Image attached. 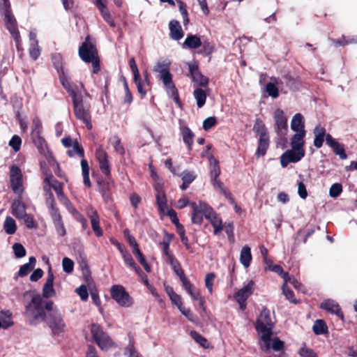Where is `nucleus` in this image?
I'll use <instances>...</instances> for the list:
<instances>
[{
    "label": "nucleus",
    "mask_w": 357,
    "mask_h": 357,
    "mask_svg": "<svg viewBox=\"0 0 357 357\" xmlns=\"http://www.w3.org/2000/svg\"><path fill=\"white\" fill-rule=\"evenodd\" d=\"M59 78L63 87L72 99L75 118L82 121L88 130L93 128L90 100L91 97L82 82H73L66 75L62 64L56 66Z\"/></svg>",
    "instance_id": "1"
},
{
    "label": "nucleus",
    "mask_w": 357,
    "mask_h": 357,
    "mask_svg": "<svg viewBox=\"0 0 357 357\" xmlns=\"http://www.w3.org/2000/svg\"><path fill=\"white\" fill-rule=\"evenodd\" d=\"M274 322L272 321L270 311L266 307H263L259 317L255 324L256 331L261 333V340L263 342L261 349L264 351L271 349V340L273 335Z\"/></svg>",
    "instance_id": "2"
},
{
    "label": "nucleus",
    "mask_w": 357,
    "mask_h": 357,
    "mask_svg": "<svg viewBox=\"0 0 357 357\" xmlns=\"http://www.w3.org/2000/svg\"><path fill=\"white\" fill-rule=\"evenodd\" d=\"M169 67V62L158 61L153 67V71L158 73L157 77L162 82L167 95L173 98L176 104L180 105L178 91L173 82V75L170 73Z\"/></svg>",
    "instance_id": "3"
},
{
    "label": "nucleus",
    "mask_w": 357,
    "mask_h": 357,
    "mask_svg": "<svg viewBox=\"0 0 357 357\" xmlns=\"http://www.w3.org/2000/svg\"><path fill=\"white\" fill-rule=\"evenodd\" d=\"M78 54L80 59L85 63H91L93 66V73L97 74L100 70V60L96 43L92 41L90 36H87L84 41L79 47Z\"/></svg>",
    "instance_id": "4"
},
{
    "label": "nucleus",
    "mask_w": 357,
    "mask_h": 357,
    "mask_svg": "<svg viewBox=\"0 0 357 357\" xmlns=\"http://www.w3.org/2000/svg\"><path fill=\"white\" fill-rule=\"evenodd\" d=\"M47 310L43 305L41 296L36 294L33 296L31 301L25 306L24 315L31 325H36L39 322L45 321Z\"/></svg>",
    "instance_id": "5"
},
{
    "label": "nucleus",
    "mask_w": 357,
    "mask_h": 357,
    "mask_svg": "<svg viewBox=\"0 0 357 357\" xmlns=\"http://www.w3.org/2000/svg\"><path fill=\"white\" fill-rule=\"evenodd\" d=\"M54 303L48 301L45 303V307L48 312L46 321L54 335H58L65 331L66 324L61 314L57 310L53 309Z\"/></svg>",
    "instance_id": "6"
},
{
    "label": "nucleus",
    "mask_w": 357,
    "mask_h": 357,
    "mask_svg": "<svg viewBox=\"0 0 357 357\" xmlns=\"http://www.w3.org/2000/svg\"><path fill=\"white\" fill-rule=\"evenodd\" d=\"M151 176L155 180L153 188L155 191L156 205L158 211L160 214H165V210L167 208V200L164 189V183L162 178L157 174L152 172Z\"/></svg>",
    "instance_id": "7"
},
{
    "label": "nucleus",
    "mask_w": 357,
    "mask_h": 357,
    "mask_svg": "<svg viewBox=\"0 0 357 357\" xmlns=\"http://www.w3.org/2000/svg\"><path fill=\"white\" fill-rule=\"evenodd\" d=\"M110 296L121 307H128L133 304L132 298L121 284H114L111 287Z\"/></svg>",
    "instance_id": "8"
},
{
    "label": "nucleus",
    "mask_w": 357,
    "mask_h": 357,
    "mask_svg": "<svg viewBox=\"0 0 357 357\" xmlns=\"http://www.w3.org/2000/svg\"><path fill=\"white\" fill-rule=\"evenodd\" d=\"M91 333L95 342L102 350H107L114 344L109 336L103 331L102 327L98 324L91 325Z\"/></svg>",
    "instance_id": "9"
},
{
    "label": "nucleus",
    "mask_w": 357,
    "mask_h": 357,
    "mask_svg": "<svg viewBox=\"0 0 357 357\" xmlns=\"http://www.w3.org/2000/svg\"><path fill=\"white\" fill-rule=\"evenodd\" d=\"M190 206L192 208V213L191 216V221L193 224L202 225L203 222V216L208 218L210 214L208 211H211V206L207 203L199 201L198 203L190 202Z\"/></svg>",
    "instance_id": "10"
},
{
    "label": "nucleus",
    "mask_w": 357,
    "mask_h": 357,
    "mask_svg": "<svg viewBox=\"0 0 357 357\" xmlns=\"http://www.w3.org/2000/svg\"><path fill=\"white\" fill-rule=\"evenodd\" d=\"M22 177L21 169L16 165H12L10 167V183L13 192L20 195L24 191Z\"/></svg>",
    "instance_id": "11"
},
{
    "label": "nucleus",
    "mask_w": 357,
    "mask_h": 357,
    "mask_svg": "<svg viewBox=\"0 0 357 357\" xmlns=\"http://www.w3.org/2000/svg\"><path fill=\"white\" fill-rule=\"evenodd\" d=\"M95 155L99 163L101 172L107 178H109L111 176V167L106 151L102 147H99L96 150Z\"/></svg>",
    "instance_id": "12"
},
{
    "label": "nucleus",
    "mask_w": 357,
    "mask_h": 357,
    "mask_svg": "<svg viewBox=\"0 0 357 357\" xmlns=\"http://www.w3.org/2000/svg\"><path fill=\"white\" fill-rule=\"evenodd\" d=\"M305 156V150L294 149L287 150L280 156V164L282 167H286L291 162H298Z\"/></svg>",
    "instance_id": "13"
},
{
    "label": "nucleus",
    "mask_w": 357,
    "mask_h": 357,
    "mask_svg": "<svg viewBox=\"0 0 357 357\" xmlns=\"http://www.w3.org/2000/svg\"><path fill=\"white\" fill-rule=\"evenodd\" d=\"M129 66L133 75V81L137 86V91L144 98L146 95V90L143 88L142 79L140 76L138 67L137 66L135 59L132 57L129 59Z\"/></svg>",
    "instance_id": "14"
},
{
    "label": "nucleus",
    "mask_w": 357,
    "mask_h": 357,
    "mask_svg": "<svg viewBox=\"0 0 357 357\" xmlns=\"http://www.w3.org/2000/svg\"><path fill=\"white\" fill-rule=\"evenodd\" d=\"M5 28L10 35L20 32L17 21L13 13L12 10L1 12Z\"/></svg>",
    "instance_id": "15"
},
{
    "label": "nucleus",
    "mask_w": 357,
    "mask_h": 357,
    "mask_svg": "<svg viewBox=\"0 0 357 357\" xmlns=\"http://www.w3.org/2000/svg\"><path fill=\"white\" fill-rule=\"evenodd\" d=\"M188 68L190 76L192 82L202 87H205L208 85L209 79L200 72L197 63H190Z\"/></svg>",
    "instance_id": "16"
},
{
    "label": "nucleus",
    "mask_w": 357,
    "mask_h": 357,
    "mask_svg": "<svg viewBox=\"0 0 357 357\" xmlns=\"http://www.w3.org/2000/svg\"><path fill=\"white\" fill-rule=\"evenodd\" d=\"M274 119L278 135L279 136L285 135L287 131V119L284 112L280 109H276L274 114Z\"/></svg>",
    "instance_id": "17"
},
{
    "label": "nucleus",
    "mask_w": 357,
    "mask_h": 357,
    "mask_svg": "<svg viewBox=\"0 0 357 357\" xmlns=\"http://www.w3.org/2000/svg\"><path fill=\"white\" fill-rule=\"evenodd\" d=\"M320 308L330 314H335L342 321H344V314L340 305L332 299H326L320 304Z\"/></svg>",
    "instance_id": "18"
},
{
    "label": "nucleus",
    "mask_w": 357,
    "mask_h": 357,
    "mask_svg": "<svg viewBox=\"0 0 357 357\" xmlns=\"http://www.w3.org/2000/svg\"><path fill=\"white\" fill-rule=\"evenodd\" d=\"M86 214L90 219L92 229L97 237H101L103 235V231L100 227V217L96 209L91 207L87 209Z\"/></svg>",
    "instance_id": "19"
},
{
    "label": "nucleus",
    "mask_w": 357,
    "mask_h": 357,
    "mask_svg": "<svg viewBox=\"0 0 357 357\" xmlns=\"http://www.w3.org/2000/svg\"><path fill=\"white\" fill-rule=\"evenodd\" d=\"M54 280V273L52 272V268L50 267L47 271L46 282L43 287V293L41 296L42 298H50L55 296L56 291L53 287Z\"/></svg>",
    "instance_id": "20"
},
{
    "label": "nucleus",
    "mask_w": 357,
    "mask_h": 357,
    "mask_svg": "<svg viewBox=\"0 0 357 357\" xmlns=\"http://www.w3.org/2000/svg\"><path fill=\"white\" fill-rule=\"evenodd\" d=\"M49 213L52 218L57 234L61 237L64 236L66 234V229L65 228L59 208L54 209V211H50Z\"/></svg>",
    "instance_id": "21"
},
{
    "label": "nucleus",
    "mask_w": 357,
    "mask_h": 357,
    "mask_svg": "<svg viewBox=\"0 0 357 357\" xmlns=\"http://www.w3.org/2000/svg\"><path fill=\"white\" fill-rule=\"evenodd\" d=\"M326 142L328 146L333 149L335 154L340 156V159L345 160L347 158L344 146L337 142L330 134L326 135Z\"/></svg>",
    "instance_id": "22"
},
{
    "label": "nucleus",
    "mask_w": 357,
    "mask_h": 357,
    "mask_svg": "<svg viewBox=\"0 0 357 357\" xmlns=\"http://www.w3.org/2000/svg\"><path fill=\"white\" fill-rule=\"evenodd\" d=\"M255 282L250 280L246 285L239 289L234 295L236 300H240L242 303L246 302L248 297L254 291Z\"/></svg>",
    "instance_id": "23"
},
{
    "label": "nucleus",
    "mask_w": 357,
    "mask_h": 357,
    "mask_svg": "<svg viewBox=\"0 0 357 357\" xmlns=\"http://www.w3.org/2000/svg\"><path fill=\"white\" fill-rule=\"evenodd\" d=\"M31 139L40 154L47 158L51 155L45 139L40 135H31Z\"/></svg>",
    "instance_id": "24"
},
{
    "label": "nucleus",
    "mask_w": 357,
    "mask_h": 357,
    "mask_svg": "<svg viewBox=\"0 0 357 357\" xmlns=\"http://www.w3.org/2000/svg\"><path fill=\"white\" fill-rule=\"evenodd\" d=\"M211 211L208 210V218H206L207 220H209L210 223L214 228V234H218L223 229V225L222 222L221 218L218 216L216 212L213 210V208L211 206Z\"/></svg>",
    "instance_id": "25"
},
{
    "label": "nucleus",
    "mask_w": 357,
    "mask_h": 357,
    "mask_svg": "<svg viewBox=\"0 0 357 357\" xmlns=\"http://www.w3.org/2000/svg\"><path fill=\"white\" fill-rule=\"evenodd\" d=\"M169 26L170 30V36L173 40H179L183 37L184 33L178 21L176 20H171L169 22Z\"/></svg>",
    "instance_id": "26"
},
{
    "label": "nucleus",
    "mask_w": 357,
    "mask_h": 357,
    "mask_svg": "<svg viewBox=\"0 0 357 357\" xmlns=\"http://www.w3.org/2000/svg\"><path fill=\"white\" fill-rule=\"evenodd\" d=\"M202 45V41L199 36L190 33L183 43V48L195 50L200 47Z\"/></svg>",
    "instance_id": "27"
},
{
    "label": "nucleus",
    "mask_w": 357,
    "mask_h": 357,
    "mask_svg": "<svg viewBox=\"0 0 357 357\" xmlns=\"http://www.w3.org/2000/svg\"><path fill=\"white\" fill-rule=\"evenodd\" d=\"M43 190L45 197V204L48 208L49 212L54 211V209H59L56 206L54 195L52 192L50 185H46L45 184L43 186Z\"/></svg>",
    "instance_id": "28"
},
{
    "label": "nucleus",
    "mask_w": 357,
    "mask_h": 357,
    "mask_svg": "<svg viewBox=\"0 0 357 357\" xmlns=\"http://www.w3.org/2000/svg\"><path fill=\"white\" fill-rule=\"evenodd\" d=\"M208 159L210 164V176L211 180H215L220 174L221 170L219 161L212 154H208Z\"/></svg>",
    "instance_id": "29"
},
{
    "label": "nucleus",
    "mask_w": 357,
    "mask_h": 357,
    "mask_svg": "<svg viewBox=\"0 0 357 357\" xmlns=\"http://www.w3.org/2000/svg\"><path fill=\"white\" fill-rule=\"evenodd\" d=\"M314 146L316 148L319 149L322 146L324 142V137L326 138L327 135L326 134V129L320 125H318L314 129Z\"/></svg>",
    "instance_id": "30"
},
{
    "label": "nucleus",
    "mask_w": 357,
    "mask_h": 357,
    "mask_svg": "<svg viewBox=\"0 0 357 357\" xmlns=\"http://www.w3.org/2000/svg\"><path fill=\"white\" fill-rule=\"evenodd\" d=\"M181 135L183 142L188 146L189 151L192 150L195 134L187 126L181 127Z\"/></svg>",
    "instance_id": "31"
},
{
    "label": "nucleus",
    "mask_w": 357,
    "mask_h": 357,
    "mask_svg": "<svg viewBox=\"0 0 357 357\" xmlns=\"http://www.w3.org/2000/svg\"><path fill=\"white\" fill-rule=\"evenodd\" d=\"M12 214L18 219H22L26 213V207L24 203L20 199L13 202L11 206Z\"/></svg>",
    "instance_id": "32"
},
{
    "label": "nucleus",
    "mask_w": 357,
    "mask_h": 357,
    "mask_svg": "<svg viewBox=\"0 0 357 357\" xmlns=\"http://www.w3.org/2000/svg\"><path fill=\"white\" fill-rule=\"evenodd\" d=\"M291 128L296 132L305 131L304 118L301 114L297 113L293 116L291 122Z\"/></svg>",
    "instance_id": "33"
},
{
    "label": "nucleus",
    "mask_w": 357,
    "mask_h": 357,
    "mask_svg": "<svg viewBox=\"0 0 357 357\" xmlns=\"http://www.w3.org/2000/svg\"><path fill=\"white\" fill-rule=\"evenodd\" d=\"M305 136V131L298 132L294 134L291 138V146L292 149L299 151L304 150L303 146L305 144L304 137Z\"/></svg>",
    "instance_id": "34"
},
{
    "label": "nucleus",
    "mask_w": 357,
    "mask_h": 357,
    "mask_svg": "<svg viewBox=\"0 0 357 357\" xmlns=\"http://www.w3.org/2000/svg\"><path fill=\"white\" fill-rule=\"evenodd\" d=\"M270 137L259 138L255 155L257 158L264 156L269 148Z\"/></svg>",
    "instance_id": "35"
},
{
    "label": "nucleus",
    "mask_w": 357,
    "mask_h": 357,
    "mask_svg": "<svg viewBox=\"0 0 357 357\" xmlns=\"http://www.w3.org/2000/svg\"><path fill=\"white\" fill-rule=\"evenodd\" d=\"M252 257L251 254V249L248 245H244L240 253V262L245 268H248L250 266Z\"/></svg>",
    "instance_id": "36"
},
{
    "label": "nucleus",
    "mask_w": 357,
    "mask_h": 357,
    "mask_svg": "<svg viewBox=\"0 0 357 357\" xmlns=\"http://www.w3.org/2000/svg\"><path fill=\"white\" fill-rule=\"evenodd\" d=\"M254 132L259 135V138L269 137L268 132L267 128L260 119H257L253 126Z\"/></svg>",
    "instance_id": "37"
},
{
    "label": "nucleus",
    "mask_w": 357,
    "mask_h": 357,
    "mask_svg": "<svg viewBox=\"0 0 357 357\" xmlns=\"http://www.w3.org/2000/svg\"><path fill=\"white\" fill-rule=\"evenodd\" d=\"M173 236V234H169L167 231H165V240L159 243V245L162 250L163 255L166 257L173 255V252L169 249V244Z\"/></svg>",
    "instance_id": "38"
},
{
    "label": "nucleus",
    "mask_w": 357,
    "mask_h": 357,
    "mask_svg": "<svg viewBox=\"0 0 357 357\" xmlns=\"http://www.w3.org/2000/svg\"><path fill=\"white\" fill-rule=\"evenodd\" d=\"M36 263V258L34 257H30L29 259V262L20 266V270L18 271V275L20 277H24L27 275L29 273V272H31L33 269Z\"/></svg>",
    "instance_id": "39"
},
{
    "label": "nucleus",
    "mask_w": 357,
    "mask_h": 357,
    "mask_svg": "<svg viewBox=\"0 0 357 357\" xmlns=\"http://www.w3.org/2000/svg\"><path fill=\"white\" fill-rule=\"evenodd\" d=\"M202 49L197 52L198 54L204 56H210L215 50V45L208 40L202 41Z\"/></svg>",
    "instance_id": "40"
},
{
    "label": "nucleus",
    "mask_w": 357,
    "mask_h": 357,
    "mask_svg": "<svg viewBox=\"0 0 357 357\" xmlns=\"http://www.w3.org/2000/svg\"><path fill=\"white\" fill-rule=\"evenodd\" d=\"M0 321H1L2 328L7 329L13 325L12 321V313L9 310L1 311Z\"/></svg>",
    "instance_id": "41"
},
{
    "label": "nucleus",
    "mask_w": 357,
    "mask_h": 357,
    "mask_svg": "<svg viewBox=\"0 0 357 357\" xmlns=\"http://www.w3.org/2000/svg\"><path fill=\"white\" fill-rule=\"evenodd\" d=\"M313 332L315 335H324L328 332V326L323 319H317L315 321L313 327Z\"/></svg>",
    "instance_id": "42"
},
{
    "label": "nucleus",
    "mask_w": 357,
    "mask_h": 357,
    "mask_svg": "<svg viewBox=\"0 0 357 357\" xmlns=\"http://www.w3.org/2000/svg\"><path fill=\"white\" fill-rule=\"evenodd\" d=\"M132 253L137 259L139 264L144 267L147 273H150L151 271L150 265L147 263L144 255L141 252L139 248H135L132 249Z\"/></svg>",
    "instance_id": "43"
},
{
    "label": "nucleus",
    "mask_w": 357,
    "mask_h": 357,
    "mask_svg": "<svg viewBox=\"0 0 357 357\" xmlns=\"http://www.w3.org/2000/svg\"><path fill=\"white\" fill-rule=\"evenodd\" d=\"M193 94L197 101V107L199 108L202 107L205 105L206 100V94L204 90L198 88L194 91Z\"/></svg>",
    "instance_id": "44"
},
{
    "label": "nucleus",
    "mask_w": 357,
    "mask_h": 357,
    "mask_svg": "<svg viewBox=\"0 0 357 357\" xmlns=\"http://www.w3.org/2000/svg\"><path fill=\"white\" fill-rule=\"evenodd\" d=\"M3 228L6 234H13L17 230V225L14 219L10 217H6L4 223Z\"/></svg>",
    "instance_id": "45"
},
{
    "label": "nucleus",
    "mask_w": 357,
    "mask_h": 357,
    "mask_svg": "<svg viewBox=\"0 0 357 357\" xmlns=\"http://www.w3.org/2000/svg\"><path fill=\"white\" fill-rule=\"evenodd\" d=\"M67 154L69 157H73L75 154H77L79 157H84V151L81 144L75 140L73 142V149L67 151Z\"/></svg>",
    "instance_id": "46"
},
{
    "label": "nucleus",
    "mask_w": 357,
    "mask_h": 357,
    "mask_svg": "<svg viewBox=\"0 0 357 357\" xmlns=\"http://www.w3.org/2000/svg\"><path fill=\"white\" fill-rule=\"evenodd\" d=\"M190 334L191 337L203 348L207 349L209 347L208 341L198 332L191 331Z\"/></svg>",
    "instance_id": "47"
},
{
    "label": "nucleus",
    "mask_w": 357,
    "mask_h": 357,
    "mask_svg": "<svg viewBox=\"0 0 357 357\" xmlns=\"http://www.w3.org/2000/svg\"><path fill=\"white\" fill-rule=\"evenodd\" d=\"M282 294L285 298L291 303L294 304H298L300 303L299 300L295 298L294 292L288 287L287 284H282Z\"/></svg>",
    "instance_id": "48"
},
{
    "label": "nucleus",
    "mask_w": 357,
    "mask_h": 357,
    "mask_svg": "<svg viewBox=\"0 0 357 357\" xmlns=\"http://www.w3.org/2000/svg\"><path fill=\"white\" fill-rule=\"evenodd\" d=\"M183 181L186 183H192L197 178V174L193 171L184 170L178 175Z\"/></svg>",
    "instance_id": "49"
},
{
    "label": "nucleus",
    "mask_w": 357,
    "mask_h": 357,
    "mask_svg": "<svg viewBox=\"0 0 357 357\" xmlns=\"http://www.w3.org/2000/svg\"><path fill=\"white\" fill-rule=\"evenodd\" d=\"M45 178H44L43 182L46 185H50V188L53 189V186H56L63 184V182H60L56 178H54V176L52 173L45 172Z\"/></svg>",
    "instance_id": "50"
},
{
    "label": "nucleus",
    "mask_w": 357,
    "mask_h": 357,
    "mask_svg": "<svg viewBox=\"0 0 357 357\" xmlns=\"http://www.w3.org/2000/svg\"><path fill=\"white\" fill-rule=\"evenodd\" d=\"M112 144L115 151L121 155H123L125 154V149L121 143V139L117 135H114L112 137Z\"/></svg>",
    "instance_id": "51"
},
{
    "label": "nucleus",
    "mask_w": 357,
    "mask_h": 357,
    "mask_svg": "<svg viewBox=\"0 0 357 357\" xmlns=\"http://www.w3.org/2000/svg\"><path fill=\"white\" fill-rule=\"evenodd\" d=\"M266 91L271 97L276 98L279 96V90L275 83L268 82L266 85Z\"/></svg>",
    "instance_id": "52"
},
{
    "label": "nucleus",
    "mask_w": 357,
    "mask_h": 357,
    "mask_svg": "<svg viewBox=\"0 0 357 357\" xmlns=\"http://www.w3.org/2000/svg\"><path fill=\"white\" fill-rule=\"evenodd\" d=\"M125 354L128 355V357H139L138 352L135 348V342L132 338H130L129 343L126 348Z\"/></svg>",
    "instance_id": "53"
},
{
    "label": "nucleus",
    "mask_w": 357,
    "mask_h": 357,
    "mask_svg": "<svg viewBox=\"0 0 357 357\" xmlns=\"http://www.w3.org/2000/svg\"><path fill=\"white\" fill-rule=\"evenodd\" d=\"M14 254L17 258H22L26 256V250L20 243H15L13 245Z\"/></svg>",
    "instance_id": "54"
},
{
    "label": "nucleus",
    "mask_w": 357,
    "mask_h": 357,
    "mask_svg": "<svg viewBox=\"0 0 357 357\" xmlns=\"http://www.w3.org/2000/svg\"><path fill=\"white\" fill-rule=\"evenodd\" d=\"M21 144H22V139L20 137V136H18L17 135H13L8 142V145L10 147H12V149L15 152H17L20 150Z\"/></svg>",
    "instance_id": "55"
},
{
    "label": "nucleus",
    "mask_w": 357,
    "mask_h": 357,
    "mask_svg": "<svg viewBox=\"0 0 357 357\" xmlns=\"http://www.w3.org/2000/svg\"><path fill=\"white\" fill-rule=\"evenodd\" d=\"M273 349L275 351H283L284 349V342L280 340L278 337L271 338V349Z\"/></svg>",
    "instance_id": "56"
},
{
    "label": "nucleus",
    "mask_w": 357,
    "mask_h": 357,
    "mask_svg": "<svg viewBox=\"0 0 357 357\" xmlns=\"http://www.w3.org/2000/svg\"><path fill=\"white\" fill-rule=\"evenodd\" d=\"M342 192V185L340 183H335L331 186L329 190V195L331 197L336 198L340 195Z\"/></svg>",
    "instance_id": "57"
},
{
    "label": "nucleus",
    "mask_w": 357,
    "mask_h": 357,
    "mask_svg": "<svg viewBox=\"0 0 357 357\" xmlns=\"http://www.w3.org/2000/svg\"><path fill=\"white\" fill-rule=\"evenodd\" d=\"M215 278V274L214 273H208L205 277V286L211 294L213 293V281Z\"/></svg>",
    "instance_id": "58"
},
{
    "label": "nucleus",
    "mask_w": 357,
    "mask_h": 357,
    "mask_svg": "<svg viewBox=\"0 0 357 357\" xmlns=\"http://www.w3.org/2000/svg\"><path fill=\"white\" fill-rule=\"evenodd\" d=\"M62 266L64 272L70 273L74 268V262L68 257H64L62 261Z\"/></svg>",
    "instance_id": "59"
},
{
    "label": "nucleus",
    "mask_w": 357,
    "mask_h": 357,
    "mask_svg": "<svg viewBox=\"0 0 357 357\" xmlns=\"http://www.w3.org/2000/svg\"><path fill=\"white\" fill-rule=\"evenodd\" d=\"M117 246L119 250L123 253V258L125 263L132 268L137 264L135 262L132 255L128 252H123L121 249V245L119 243H117Z\"/></svg>",
    "instance_id": "60"
},
{
    "label": "nucleus",
    "mask_w": 357,
    "mask_h": 357,
    "mask_svg": "<svg viewBox=\"0 0 357 357\" xmlns=\"http://www.w3.org/2000/svg\"><path fill=\"white\" fill-rule=\"evenodd\" d=\"M298 354L301 357H318L313 349L306 347L305 344L299 349Z\"/></svg>",
    "instance_id": "61"
},
{
    "label": "nucleus",
    "mask_w": 357,
    "mask_h": 357,
    "mask_svg": "<svg viewBox=\"0 0 357 357\" xmlns=\"http://www.w3.org/2000/svg\"><path fill=\"white\" fill-rule=\"evenodd\" d=\"M178 3L179 10L183 19V24L186 25L189 22L188 13L186 10L185 4L181 0H177Z\"/></svg>",
    "instance_id": "62"
},
{
    "label": "nucleus",
    "mask_w": 357,
    "mask_h": 357,
    "mask_svg": "<svg viewBox=\"0 0 357 357\" xmlns=\"http://www.w3.org/2000/svg\"><path fill=\"white\" fill-rule=\"evenodd\" d=\"M217 124V119L215 116H209L203 122V128L204 130H208Z\"/></svg>",
    "instance_id": "63"
},
{
    "label": "nucleus",
    "mask_w": 357,
    "mask_h": 357,
    "mask_svg": "<svg viewBox=\"0 0 357 357\" xmlns=\"http://www.w3.org/2000/svg\"><path fill=\"white\" fill-rule=\"evenodd\" d=\"M76 293L79 296L82 301H86L89 297L87 287L86 285L82 284L75 290Z\"/></svg>",
    "instance_id": "64"
}]
</instances>
